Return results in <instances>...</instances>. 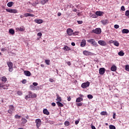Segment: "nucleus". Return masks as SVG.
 <instances>
[{
  "label": "nucleus",
  "mask_w": 129,
  "mask_h": 129,
  "mask_svg": "<svg viewBox=\"0 0 129 129\" xmlns=\"http://www.w3.org/2000/svg\"><path fill=\"white\" fill-rule=\"evenodd\" d=\"M87 41L88 43H90V44L93 45V46H94V47H97V46H98V45L97 44V42H96V41H95V40H94V39H88Z\"/></svg>",
  "instance_id": "obj_1"
},
{
  "label": "nucleus",
  "mask_w": 129,
  "mask_h": 129,
  "mask_svg": "<svg viewBox=\"0 0 129 129\" xmlns=\"http://www.w3.org/2000/svg\"><path fill=\"white\" fill-rule=\"evenodd\" d=\"M7 64L9 67V72H13V62L10 61H8Z\"/></svg>",
  "instance_id": "obj_2"
},
{
  "label": "nucleus",
  "mask_w": 129,
  "mask_h": 129,
  "mask_svg": "<svg viewBox=\"0 0 129 129\" xmlns=\"http://www.w3.org/2000/svg\"><path fill=\"white\" fill-rule=\"evenodd\" d=\"M92 32L95 34H97V35H99L100 34H101V29L99 28H96L95 29L93 30Z\"/></svg>",
  "instance_id": "obj_3"
},
{
  "label": "nucleus",
  "mask_w": 129,
  "mask_h": 129,
  "mask_svg": "<svg viewBox=\"0 0 129 129\" xmlns=\"http://www.w3.org/2000/svg\"><path fill=\"white\" fill-rule=\"evenodd\" d=\"M15 110V107L13 105H11L9 106V109L8 111V113L10 114H12L13 112Z\"/></svg>",
  "instance_id": "obj_4"
},
{
  "label": "nucleus",
  "mask_w": 129,
  "mask_h": 129,
  "mask_svg": "<svg viewBox=\"0 0 129 129\" xmlns=\"http://www.w3.org/2000/svg\"><path fill=\"white\" fill-rule=\"evenodd\" d=\"M35 123L37 128H39V127H40L41 126V124H42V121H41L40 119H36Z\"/></svg>",
  "instance_id": "obj_5"
},
{
  "label": "nucleus",
  "mask_w": 129,
  "mask_h": 129,
  "mask_svg": "<svg viewBox=\"0 0 129 129\" xmlns=\"http://www.w3.org/2000/svg\"><path fill=\"white\" fill-rule=\"evenodd\" d=\"M89 85H90V83L89 82H87L82 84L81 87H82V88H87V87H89Z\"/></svg>",
  "instance_id": "obj_6"
},
{
  "label": "nucleus",
  "mask_w": 129,
  "mask_h": 129,
  "mask_svg": "<svg viewBox=\"0 0 129 129\" xmlns=\"http://www.w3.org/2000/svg\"><path fill=\"white\" fill-rule=\"evenodd\" d=\"M67 32L69 36H72V35H75V33H73V30H72L71 28H68L67 30Z\"/></svg>",
  "instance_id": "obj_7"
},
{
  "label": "nucleus",
  "mask_w": 129,
  "mask_h": 129,
  "mask_svg": "<svg viewBox=\"0 0 129 129\" xmlns=\"http://www.w3.org/2000/svg\"><path fill=\"white\" fill-rule=\"evenodd\" d=\"M6 12L8 13H13V14H17L18 11L16 9H6Z\"/></svg>",
  "instance_id": "obj_8"
},
{
  "label": "nucleus",
  "mask_w": 129,
  "mask_h": 129,
  "mask_svg": "<svg viewBox=\"0 0 129 129\" xmlns=\"http://www.w3.org/2000/svg\"><path fill=\"white\" fill-rule=\"evenodd\" d=\"M28 93H29L28 95H27L25 97V99L27 100H29L30 99V98H31V97H33V94H32V92H29Z\"/></svg>",
  "instance_id": "obj_9"
},
{
  "label": "nucleus",
  "mask_w": 129,
  "mask_h": 129,
  "mask_svg": "<svg viewBox=\"0 0 129 129\" xmlns=\"http://www.w3.org/2000/svg\"><path fill=\"white\" fill-rule=\"evenodd\" d=\"M98 43L101 46H106V42L104 40H99Z\"/></svg>",
  "instance_id": "obj_10"
},
{
  "label": "nucleus",
  "mask_w": 129,
  "mask_h": 129,
  "mask_svg": "<svg viewBox=\"0 0 129 129\" xmlns=\"http://www.w3.org/2000/svg\"><path fill=\"white\" fill-rule=\"evenodd\" d=\"M99 73L100 75H103V74L105 73V69L104 68H101L99 69Z\"/></svg>",
  "instance_id": "obj_11"
},
{
  "label": "nucleus",
  "mask_w": 129,
  "mask_h": 129,
  "mask_svg": "<svg viewBox=\"0 0 129 129\" xmlns=\"http://www.w3.org/2000/svg\"><path fill=\"white\" fill-rule=\"evenodd\" d=\"M0 80H2L3 82L6 83V82L8 81V79H7V77H6V76H3L2 78H0Z\"/></svg>",
  "instance_id": "obj_12"
},
{
  "label": "nucleus",
  "mask_w": 129,
  "mask_h": 129,
  "mask_svg": "<svg viewBox=\"0 0 129 129\" xmlns=\"http://www.w3.org/2000/svg\"><path fill=\"white\" fill-rule=\"evenodd\" d=\"M9 86H10V84H4V85H3L2 88L4 90H5L6 89L8 90V89H9V88H8V87H9Z\"/></svg>",
  "instance_id": "obj_13"
},
{
  "label": "nucleus",
  "mask_w": 129,
  "mask_h": 129,
  "mask_svg": "<svg viewBox=\"0 0 129 129\" xmlns=\"http://www.w3.org/2000/svg\"><path fill=\"white\" fill-rule=\"evenodd\" d=\"M34 21L37 24H42L43 23V20L42 19H37L35 20Z\"/></svg>",
  "instance_id": "obj_14"
},
{
  "label": "nucleus",
  "mask_w": 129,
  "mask_h": 129,
  "mask_svg": "<svg viewBox=\"0 0 129 129\" xmlns=\"http://www.w3.org/2000/svg\"><path fill=\"white\" fill-rule=\"evenodd\" d=\"M85 45H86V40H85V39H83L81 43V46L85 47Z\"/></svg>",
  "instance_id": "obj_15"
},
{
  "label": "nucleus",
  "mask_w": 129,
  "mask_h": 129,
  "mask_svg": "<svg viewBox=\"0 0 129 129\" xmlns=\"http://www.w3.org/2000/svg\"><path fill=\"white\" fill-rule=\"evenodd\" d=\"M48 2H49V0H41L40 2V4H41V5H42V6H44V5H45V4H47Z\"/></svg>",
  "instance_id": "obj_16"
},
{
  "label": "nucleus",
  "mask_w": 129,
  "mask_h": 129,
  "mask_svg": "<svg viewBox=\"0 0 129 129\" xmlns=\"http://www.w3.org/2000/svg\"><path fill=\"white\" fill-rule=\"evenodd\" d=\"M16 30H17V31H20V32H24L25 29V27H21L19 28H17Z\"/></svg>",
  "instance_id": "obj_17"
},
{
  "label": "nucleus",
  "mask_w": 129,
  "mask_h": 129,
  "mask_svg": "<svg viewBox=\"0 0 129 129\" xmlns=\"http://www.w3.org/2000/svg\"><path fill=\"white\" fill-rule=\"evenodd\" d=\"M43 113H44V114H46V115H49V114H50V112H49V111H48L47 109H43Z\"/></svg>",
  "instance_id": "obj_18"
},
{
  "label": "nucleus",
  "mask_w": 129,
  "mask_h": 129,
  "mask_svg": "<svg viewBox=\"0 0 129 129\" xmlns=\"http://www.w3.org/2000/svg\"><path fill=\"white\" fill-rule=\"evenodd\" d=\"M24 74L26 75V76H31V72L29 71H25L24 72Z\"/></svg>",
  "instance_id": "obj_19"
},
{
  "label": "nucleus",
  "mask_w": 129,
  "mask_h": 129,
  "mask_svg": "<svg viewBox=\"0 0 129 129\" xmlns=\"http://www.w3.org/2000/svg\"><path fill=\"white\" fill-rule=\"evenodd\" d=\"M21 120H22L21 124L22 125V126H24V125L25 124V123L27 122V119H26L25 118H22Z\"/></svg>",
  "instance_id": "obj_20"
},
{
  "label": "nucleus",
  "mask_w": 129,
  "mask_h": 129,
  "mask_svg": "<svg viewBox=\"0 0 129 129\" xmlns=\"http://www.w3.org/2000/svg\"><path fill=\"white\" fill-rule=\"evenodd\" d=\"M56 101L60 102L62 101V98L58 95H56Z\"/></svg>",
  "instance_id": "obj_21"
},
{
  "label": "nucleus",
  "mask_w": 129,
  "mask_h": 129,
  "mask_svg": "<svg viewBox=\"0 0 129 129\" xmlns=\"http://www.w3.org/2000/svg\"><path fill=\"white\" fill-rule=\"evenodd\" d=\"M111 71H113V72H114V71H116V66L113 65L111 67Z\"/></svg>",
  "instance_id": "obj_22"
},
{
  "label": "nucleus",
  "mask_w": 129,
  "mask_h": 129,
  "mask_svg": "<svg viewBox=\"0 0 129 129\" xmlns=\"http://www.w3.org/2000/svg\"><path fill=\"white\" fill-rule=\"evenodd\" d=\"M102 14H103V12L100 11H97L96 12V16H99V17H101V16H102Z\"/></svg>",
  "instance_id": "obj_23"
},
{
  "label": "nucleus",
  "mask_w": 129,
  "mask_h": 129,
  "mask_svg": "<svg viewBox=\"0 0 129 129\" xmlns=\"http://www.w3.org/2000/svg\"><path fill=\"white\" fill-rule=\"evenodd\" d=\"M84 55H86V56H88L89 55H90V52L87 51V50H84L83 52Z\"/></svg>",
  "instance_id": "obj_24"
},
{
  "label": "nucleus",
  "mask_w": 129,
  "mask_h": 129,
  "mask_svg": "<svg viewBox=\"0 0 129 129\" xmlns=\"http://www.w3.org/2000/svg\"><path fill=\"white\" fill-rule=\"evenodd\" d=\"M81 101H83V98L81 97H79L77 98L76 100V102H81Z\"/></svg>",
  "instance_id": "obj_25"
},
{
  "label": "nucleus",
  "mask_w": 129,
  "mask_h": 129,
  "mask_svg": "<svg viewBox=\"0 0 129 129\" xmlns=\"http://www.w3.org/2000/svg\"><path fill=\"white\" fill-rule=\"evenodd\" d=\"M122 34H128L129 30L128 29H124L122 30Z\"/></svg>",
  "instance_id": "obj_26"
},
{
  "label": "nucleus",
  "mask_w": 129,
  "mask_h": 129,
  "mask_svg": "<svg viewBox=\"0 0 129 129\" xmlns=\"http://www.w3.org/2000/svg\"><path fill=\"white\" fill-rule=\"evenodd\" d=\"M56 104H57L59 107H63L64 106V105L61 102H56Z\"/></svg>",
  "instance_id": "obj_27"
},
{
  "label": "nucleus",
  "mask_w": 129,
  "mask_h": 129,
  "mask_svg": "<svg viewBox=\"0 0 129 129\" xmlns=\"http://www.w3.org/2000/svg\"><path fill=\"white\" fill-rule=\"evenodd\" d=\"M13 5H14V2H9L7 4V6L9 7V8H12V7H13Z\"/></svg>",
  "instance_id": "obj_28"
},
{
  "label": "nucleus",
  "mask_w": 129,
  "mask_h": 129,
  "mask_svg": "<svg viewBox=\"0 0 129 129\" xmlns=\"http://www.w3.org/2000/svg\"><path fill=\"white\" fill-rule=\"evenodd\" d=\"M9 33L11 34V35H15V30L13 29H11L9 30Z\"/></svg>",
  "instance_id": "obj_29"
},
{
  "label": "nucleus",
  "mask_w": 129,
  "mask_h": 129,
  "mask_svg": "<svg viewBox=\"0 0 129 129\" xmlns=\"http://www.w3.org/2000/svg\"><path fill=\"white\" fill-rule=\"evenodd\" d=\"M112 43H113L114 45L116 46V47H118V46H119V43H118V41H112Z\"/></svg>",
  "instance_id": "obj_30"
},
{
  "label": "nucleus",
  "mask_w": 129,
  "mask_h": 129,
  "mask_svg": "<svg viewBox=\"0 0 129 129\" xmlns=\"http://www.w3.org/2000/svg\"><path fill=\"white\" fill-rule=\"evenodd\" d=\"M25 17H33V14H31V13H26L25 14H24Z\"/></svg>",
  "instance_id": "obj_31"
},
{
  "label": "nucleus",
  "mask_w": 129,
  "mask_h": 129,
  "mask_svg": "<svg viewBox=\"0 0 129 129\" xmlns=\"http://www.w3.org/2000/svg\"><path fill=\"white\" fill-rule=\"evenodd\" d=\"M118 55H119V56H123L124 55V53L122 50H121L118 53Z\"/></svg>",
  "instance_id": "obj_32"
},
{
  "label": "nucleus",
  "mask_w": 129,
  "mask_h": 129,
  "mask_svg": "<svg viewBox=\"0 0 129 129\" xmlns=\"http://www.w3.org/2000/svg\"><path fill=\"white\" fill-rule=\"evenodd\" d=\"M63 50H64V51H70V48H69L68 46H65L63 47Z\"/></svg>",
  "instance_id": "obj_33"
},
{
  "label": "nucleus",
  "mask_w": 129,
  "mask_h": 129,
  "mask_svg": "<svg viewBox=\"0 0 129 129\" xmlns=\"http://www.w3.org/2000/svg\"><path fill=\"white\" fill-rule=\"evenodd\" d=\"M49 82L53 83L54 82H55L56 80H55V79H54V78H49Z\"/></svg>",
  "instance_id": "obj_34"
},
{
  "label": "nucleus",
  "mask_w": 129,
  "mask_h": 129,
  "mask_svg": "<svg viewBox=\"0 0 129 129\" xmlns=\"http://www.w3.org/2000/svg\"><path fill=\"white\" fill-rule=\"evenodd\" d=\"M64 125H66V126H69V125H70V122L69 121H66L64 122Z\"/></svg>",
  "instance_id": "obj_35"
},
{
  "label": "nucleus",
  "mask_w": 129,
  "mask_h": 129,
  "mask_svg": "<svg viewBox=\"0 0 129 129\" xmlns=\"http://www.w3.org/2000/svg\"><path fill=\"white\" fill-rule=\"evenodd\" d=\"M101 115H107V112L106 111H102L100 113Z\"/></svg>",
  "instance_id": "obj_36"
},
{
  "label": "nucleus",
  "mask_w": 129,
  "mask_h": 129,
  "mask_svg": "<svg viewBox=\"0 0 129 129\" xmlns=\"http://www.w3.org/2000/svg\"><path fill=\"white\" fill-rule=\"evenodd\" d=\"M39 89H40V87H39V86H37V87L33 86V90H39Z\"/></svg>",
  "instance_id": "obj_37"
},
{
  "label": "nucleus",
  "mask_w": 129,
  "mask_h": 129,
  "mask_svg": "<svg viewBox=\"0 0 129 129\" xmlns=\"http://www.w3.org/2000/svg\"><path fill=\"white\" fill-rule=\"evenodd\" d=\"M125 16H126V17H128V18H129V10H127L125 11Z\"/></svg>",
  "instance_id": "obj_38"
},
{
  "label": "nucleus",
  "mask_w": 129,
  "mask_h": 129,
  "mask_svg": "<svg viewBox=\"0 0 129 129\" xmlns=\"http://www.w3.org/2000/svg\"><path fill=\"white\" fill-rule=\"evenodd\" d=\"M87 97L89 99H92V98H93V96L91 94H89L87 95Z\"/></svg>",
  "instance_id": "obj_39"
},
{
  "label": "nucleus",
  "mask_w": 129,
  "mask_h": 129,
  "mask_svg": "<svg viewBox=\"0 0 129 129\" xmlns=\"http://www.w3.org/2000/svg\"><path fill=\"white\" fill-rule=\"evenodd\" d=\"M45 63L46 64V65H50V60L49 59L45 60Z\"/></svg>",
  "instance_id": "obj_40"
},
{
  "label": "nucleus",
  "mask_w": 129,
  "mask_h": 129,
  "mask_svg": "<svg viewBox=\"0 0 129 129\" xmlns=\"http://www.w3.org/2000/svg\"><path fill=\"white\" fill-rule=\"evenodd\" d=\"M37 36H38V37H39V38H37V39L40 40V39H41V37H42V33L39 32V33H37Z\"/></svg>",
  "instance_id": "obj_41"
},
{
  "label": "nucleus",
  "mask_w": 129,
  "mask_h": 129,
  "mask_svg": "<svg viewBox=\"0 0 129 129\" xmlns=\"http://www.w3.org/2000/svg\"><path fill=\"white\" fill-rule=\"evenodd\" d=\"M17 94L18 95H23V92H22V91H18L17 92Z\"/></svg>",
  "instance_id": "obj_42"
},
{
  "label": "nucleus",
  "mask_w": 129,
  "mask_h": 129,
  "mask_svg": "<svg viewBox=\"0 0 129 129\" xmlns=\"http://www.w3.org/2000/svg\"><path fill=\"white\" fill-rule=\"evenodd\" d=\"M109 127L110 129H115V127L113 125H110Z\"/></svg>",
  "instance_id": "obj_43"
},
{
  "label": "nucleus",
  "mask_w": 129,
  "mask_h": 129,
  "mask_svg": "<svg viewBox=\"0 0 129 129\" xmlns=\"http://www.w3.org/2000/svg\"><path fill=\"white\" fill-rule=\"evenodd\" d=\"M38 4H39V2L38 1V0L33 1V5H38Z\"/></svg>",
  "instance_id": "obj_44"
},
{
  "label": "nucleus",
  "mask_w": 129,
  "mask_h": 129,
  "mask_svg": "<svg viewBox=\"0 0 129 129\" xmlns=\"http://www.w3.org/2000/svg\"><path fill=\"white\" fill-rule=\"evenodd\" d=\"M80 121V119H78L77 120L75 121V124H78Z\"/></svg>",
  "instance_id": "obj_45"
},
{
  "label": "nucleus",
  "mask_w": 129,
  "mask_h": 129,
  "mask_svg": "<svg viewBox=\"0 0 129 129\" xmlns=\"http://www.w3.org/2000/svg\"><path fill=\"white\" fill-rule=\"evenodd\" d=\"M15 118H17V119H18V118H21V116H20V115L17 114V115H16L15 116Z\"/></svg>",
  "instance_id": "obj_46"
},
{
  "label": "nucleus",
  "mask_w": 129,
  "mask_h": 129,
  "mask_svg": "<svg viewBox=\"0 0 129 129\" xmlns=\"http://www.w3.org/2000/svg\"><path fill=\"white\" fill-rule=\"evenodd\" d=\"M77 23L79 25H81V24H83V21H77Z\"/></svg>",
  "instance_id": "obj_47"
},
{
  "label": "nucleus",
  "mask_w": 129,
  "mask_h": 129,
  "mask_svg": "<svg viewBox=\"0 0 129 129\" xmlns=\"http://www.w3.org/2000/svg\"><path fill=\"white\" fill-rule=\"evenodd\" d=\"M125 70L126 71H129V66L128 65H127L125 66Z\"/></svg>",
  "instance_id": "obj_48"
},
{
  "label": "nucleus",
  "mask_w": 129,
  "mask_h": 129,
  "mask_svg": "<svg viewBox=\"0 0 129 129\" xmlns=\"http://www.w3.org/2000/svg\"><path fill=\"white\" fill-rule=\"evenodd\" d=\"M76 104H77V106H82L83 103H77Z\"/></svg>",
  "instance_id": "obj_49"
},
{
  "label": "nucleus",
  "mask_w": 129,
  "mask_h": 129,
  "mask_svg": "<svg viewBox=\"0 0 129 129\" xmlns=\"http://www.w3.org/2000/svg\"><path fill=\"white\" fill-rule=\"evenodd\" d=\"M114 28L115 29H118V28H119V25L116 24L114 25Z\"/></svg>",
  "instance_id": "obj_50"
},
{
  "label": "nucleus",
  "mask_w": 129,
  "mask_h": 129,
  "mask_svg": "<svg viewBox=\"0 0 129 129\" xmlns=\"http://www.w3.org/2000/svg\"><path fill=\"white\" fill-rule=\"evenodd\" d=\"M121 11H125V8H124V6H122L121 7Z\"/></svg>",
  "instance_id": "obj_51"
},
{
  "label": "nucleus",
  "mask_w": 129,
  "mask_h": 129,
  "mask_svg": "<svg viewBox=\"0 0 129 129\" xmlns=\"http://www.w3.org/2000/svg\"><path fill=\"white\" fill-rule=\"evenodd\" d=\"M33 85H34V86H37L38 85V83L34 82L33 83Z\"/></svg>",
  "instance_id": "obj_52"
},
{
  "label": "nucleus",
  "mask_w": 129,
  "mask_h": 129,
  "mask_svg": "<svg viewBox=\"0 0 129 129\" xmlns=\"http://www.w3.org/2000/svg\"><path fill=\"white\" fill-rule=\"evenodd\" d=\"M68 98V101H70L71 100V97H67Z\"/></svg>",
  "instance_id": "obj_53"
},
{
  "label": "nucleus",
  "mask_w": 129,
  "mask_h": 129,
  "mask_svg": "<svg viewBox=\"0 0 129 129\" xmlns=\"http://www.w3.org/2000/svg\"><path fill=\"white\" fill-rule=\"evenodd\" d=\"M115 116H116V114H115V113H113V118L114 119H115Z\"/></svg>",
  "instance_id": "obj_54"
},
{
  "label": "nucleus",
  "mask_w": 129,
  "mask_h": 129,
  "mask_svg": "<svg viewBox=\"0 0 129 129\" xmlns=\"http://www.w3.org/2000/svg\"><path fill=\"white\" fill-rule=\"evenodd\" d=\"M26 80H23L22 81V83H23V84H26Z\"/></svg>",
  "instance_id": "obj_55"
},
{
  "label": "nucleus",
  "mask_w": 129,
  "mask_h": 129,
  "mask_svg": "<svg viewBox=\"0 0 129 129\" xmlns=\"http://www.w3.org/2000/svg\"><path fill=\"white\" fill-rule=\"evenodd\" d=\"M51 105L52 106H56V103H51Z\"/></svg>",
  "instance_id": "obj_56"
},
{
  "label": "nucleus",
  "mask_w": 129,
  "mask_h": 129,
  "mask_svg": "<svg viewBox=\"0 0 129 129\" xmlns=\"http://www.w3.org/2000/svg\"><path fill=\"white\" fill-rule=\"evenodd\" d=\"M61 15H62V14H61V13H60V12H58V13H57V16H58V17H60V16H61Z\"/></svg>",
  "instance_id": "obj_57"
},
{
  "label": "nucleus",
  "mask_w": 129,
  "mask_h": 129,
  "mask_svg": "<svg viewBox=\"0 0 129 129\" xmlns=\"http://www.w3.org/2000/svg\"><path fill=\"white\" fill-rule=\"evenodd\" d=\"M67 64H68V65H69V66H71V62L70 61L67 62Z\"/></svg>",
  "instance_id": "obj_58"
},
{
  "label": "nucleus",
  "mask_w": 129,
  "mask_h": 129,
  "mask_svg": "<svg viewBox=\"0 0 129 129\" xmlns=\"http://www.w3.org/2000/svg\"><path fill=\"white\" fill-rule=\"evenodd\" d=\"M71 45H72V46H75V42H72Z\"/></svg>",
  "instance_id": "obj_59"
},
{
  "label": "nucleus",
  "mask_w": 129,
  "mask_h": 129,
  "mask_svg": "<svg viewBox=\"0 0 129 129\" xmlns=\"http://www.w3.org/2000/svg\"><path fill=\"white\" fill-rule=\"evenodd\" d=\"M73 12H77V9H74L73 10Z\"/></svg>",
  "instance_id": "obj_60"
},
{
  "label": "nucleus",
  "mask_w": 129,
  "mask_h": 129,
  "mask_svg": "<svg viewBox=\"0 0 129 129\" xmlns=\"http://www.w3.org/2000/svg\"><path fill=\"white\" fill-rule=\"evenodd\" d=\"M0 88H3V84H2L1 83H0Z\"/></svg>",
  "instance_id": "obj_61"
},
{
  "label": "nucleus",
  "mask_w": 129,
  "mask_h": 129,
  "mask_svg": "<svg viewBox=\"0 0 129 129\" xmlns=\"http://www.w3.org/2000/svg\"><path fill=\"white\" fill-rule=\"evenodd\" d=\"M33 97H37V95H36V94H33Z\"/></svg>",
  "instance_id": "obj_62"
},
{
  "label": "nucleus",
  "mask_w": 129,
  "mask_h": 129,
  "mask_svg": "<svg viewBox=\"0 0 129 129\" xmlns=\"http://www.w3.org/2000/svg\"><path fill=\"white\" fill-rule=\"evenodd\" d=\"M1 51H5V48H2V49H1Z\"/></svg>",
  "instance_id": "obj_63"
},
{
  "label": "nucleus",
  "mask_w": 129,
  "mask_h": 129,
  "mask_svg": "<svg viewBox=\"0 0 129 129\" xmlns=\"http://www.w3.org/2000/svg\"><path fill=\"white\" fill-rule=\"evenodd\" d=\"M44 67V64H41V67Z\"/></svg>",
  "instance_id": "obj_64"
}]
</instances>
